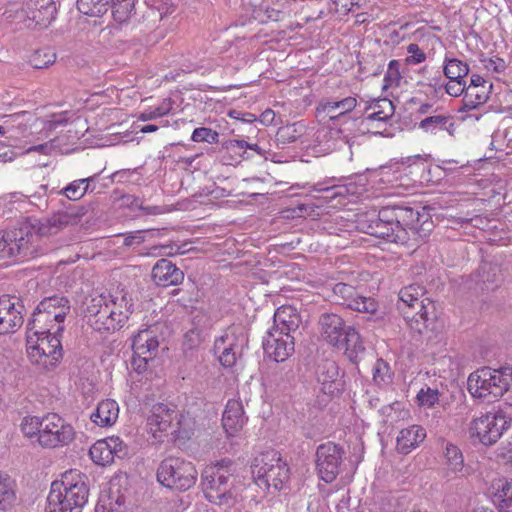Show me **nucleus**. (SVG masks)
<instances>
[{
	"instance_id": "nucleus-1",
	"label": "nucleus",
	"mask_w": 512,
	"mask_h": 512,
	"mask_svg": "<svg viewBox=\"0 0 512 512\" xmlns=\"http://www.w3.org/2000/svg\"><path fill=\"white\" fill-rule=\"evenodd\" d=\"M436 207L423 206L419 202L382 207L378 212L357 214L356 228L365 234L391 243L408 244L424 240L433 228V218H445Z\"/></svg>"
},
{
	"instance_id": "nucleus-2",
	"label": "nucleus",
	"mask_w": 512,
	"mask_h": 512,
	"mask_svg": "<svg viewBox=\"0 0 512 512\" xmlns=\"http://www.w3.org/2000/svg\"><path fill=\"white\" fill-rule=\"evenodd\" d=\"M69 223L67 214H57L45 222L25 220L17 227L0 231V259L24 261L36 256L34 243L40 237L54 235Z\"/></svg>"
},
{
	"instance_id": "nucleus-3",
	"label": "nucleus",
	"mask_w": 512,
	"mask_h": 512,
	"mask_svg": "<svg viewBox=\"0 0 512 512\" xmlns=\"http://www.w3.org/2000/svg\"><path fill=\"white\" fill-rule=\"evenodd\" d=\"M425 289L419 284L403 287L398 293L397 310L403 316L407 325L418 333L423 330H436L439 313L436 301L423 298Z\"/></svg>"
},
{
	"instance_id": "nucleus-4",
	"label": "nucleus",
	"mask_w": 512,
	"mask_h": 512,
	"mask_svg": "<svg viewBox=\"0 0 512 512\" xmlns=\"http://www.w3.org/2000/svg\"><path fill=\"white\" fill-rule=\"evenodd\" d=\"M251 473L255 484L267 493L280 492L289 487L290 466L278 451H266L255 458Z\"/></svg>"
},
{
	"instance_id": "nucleus-5",
	"label": "nucleus",
	"mask_w": 512,
	"mask_h": 512,
	"mask_svg": "<svg viewBox=\"0 0 512 512\" xmlns=\"http://www.w3.org/2000/svg\"><path fill=\"white\" fill-rule=\"evenodd\" d=\"M511 383L512 367H482L469 375L467 388L472 397L491 402L502 397L509 390Z\"/></svg>"
},
{
	"instance_id": "nucleus-6",
	"label": "nucleus",
	"mask_w": 512,
	"mask_h": 512,
	"mask_svg": "<svg viewBox=\"0 0 512 512\" xmlns=\"http://www.w3.org/2000/svg\"><path fill=\"white\" fill-rule=\"evenodd\" d=\"M3 15L20 28L43 30L56 19L57 8L54 0H24L21 8L7 9Z\"/></svg>"
},
{
	"instance_id": "nucleus-7",
	"label": "nucleus",
	"mask_w": 512,
	"mask_h": 512,
	"mask_svg": "<svg viewBox=\"0 0 512 512\" xmlns=\"http://www.w3.org/2000/svg\"><path fill=\"white\" fill-rule=\"evenodd\" d=\"M70 309V301L65 296L45 297L33 310L26 329L34 330L37 335L54 331L58 324L63 325Z\"/></svg>"
},
{
	"instance_id": "nucleus-8",
	"label": "nucleus",
	"mask_w": 512,
	"mask_h": 512,
	"mask_svg": "<svg viewBox=\"0 0 512 512\" xmlns=\"http://www.w3.org/2000/svg\"><path fill=\"white\" fill-rule=\"evenodd\" d=\"M64 325H57L54 331L38 335L35 338V345L27 350L28 358L33 365L44 371H53L63 359V347L61 338L64 332Z\"/></svg>"
},
{
	"instance_id": "nucleus-9",
	"label": "nucleus",
	"mask_w": 512,
	"mask_h": 512,
	"mask_svg": "<svg viewBox=\"0 0 512 512\" xmlns=\"http://www.w3.org/2000/svg\"><path fill=\"white\" fill-rule=\"evenodd\" d=\"M195 465L183 458L167 457L157 468V481L165 488L184 492L192 488L197 481Z\"/></svg>"
},
{
	"instance_id": "nucleus-10",
	"label": "nucleus",
	"mask_w": 512,
	"mask_h": 512,
	"mask_svg": "<svg viewBox=\"0 0 512 512\" xmlns=\"http://www.w3.org/2000/svg\"><path fill=\"white\" fill-rule=\"evenodd\" d=\"M235 478L218 469L205 468L201 474V486L205 498L216 505L231 506L235 502Z\"/></svg>"
},
{
	"instance_id": "nucleus-11",
	"label": "nucleus",
	"mask_w": 512,
	"mask_h": 512,
	"mask_svg": "<svg viewBox=\"0 0 512 512\" xmlns=\"http://www.w3.org/2000/svg\"><path fill=\"white\" fill-rule=\"evenodd\" d=\"M39 445L43 448L66 446L75 438L73 426L56 413L43 416Z\"/></svg>"
},
{
	"instance_id": "nucleus-12",
	"label": "nucleus",
	"mask_w": 512,
	"mask_h": 512,
	"mask_svg": "<svg viewBox=\"0 0 512 512\" xmlns=\"http://www.w3.org/2000/svg\"><path fill=\"white\" fill-rule=\"evenodd\" d=\"M508 421L502 412H488L475 418L470 425V436L486 446L493 445L506 430Z\"/></svg>"
},
{
	"instance_id": "nucleus-13",
	"label": "nucleus",
	"mask_w": 512,
	"mask_h": 512,
	"mask_svg": "<svg viewBox=\"0 0 512 512\" xmlns=\"http://www.w3.org/2000/svg\"><path fill=\"white\" fill-rule=\"evenodd\" d=\"M343 455V448L334 442H326L317 447L315 454L316 471L322 481L331 483L337 478L340 473Z\"/></svg>"
},
{
	"instance_id": "nucleus-14",
	"label": "nucleus",
	"mask_w": 512,
	"mask_h": 512,
	"mask_svg": "<svg viewBox=\"0 0 512 512\" xmlns=\"http://www.w3.org/2000/svg\"><path fill=\"white\" fill-rule=\"evenodd\" d=\"M23 301L13 295L0 296V336L16 333L24 323Z\"/></svg>"
},
{
	"instance_id": "nucleus-15",
	"label": "nucleus",
	"mask_w": 512,
	"mask_h": 512,
	"mask_svg": "<svg viewBox=\"0 0 512 512\" xmlns=\"http://www.w3.org/2000/svg\"><path fill=\"white\" fill-rule=\"evenodd\" d=\"M332 291L336 298V303L351 310L375 314L379 308L374 298L362 296L350 284L339 282L333 286Z\"/></svg>"
},
{
	"instance_id": "nucleus-16",
	"label": "nucleus",
	"mask_w": 512,
	"mask_h": 512,
	"mask_svg": "<svg viewBox=\"0 0 512 512\" xmlns=\"http://www.w3.org/2000/svg\"><path fill=\"white\" fill-rule=\"evenodd\" d=\"M87 476L78 470H70L62 475L58 483H63L62 491L66 495V500H70L72 509L82 512L84 506L88 502L89 486Z\"/></svg>"
},
{
	"instance_id": "nucleus-17",
	"label": "nucleus",
	"mask_w": 512,
	"mask_h": 512,
	"mask_svg": "<svg viewBox=\"0 0 512 512\" xmlns=\"http://www.w3.org/2000/svg\"><path fill=\"white\" fill-rule=\"evenodd\" d=\"M262 346L268 357L275 362H285L295 351V337L288 332L268 329Z\"/></svg>"
},
{
	"instance_id": "nucleus-18",
	"label": "nucleus",
	"mask_w": 512,
	"mask_h": 512,
	"mask_svg": "<svg viewBox=\"0 0 512 512\" xmlns=\"http://www.w3.org/2000/svg\"><path fill=\"white\" fill-rule=\"evenodd\" d=\"M316 376L324 394L334 397L344 392V372H340V368L334 360H322L317 366Z\"/></svg>"
},
{
	"instance_id": "nucleus-19",
	"label": "nucleus",
	"mask_w": 512,
	"mask_h": 512,
	"mask_svg": "<svg viewBox=\"0 0 512 512\" xmlns=\"http://www.w3.org/2000/svg\"><path fill=\"white\" fill-rule=\"evenodd\" d=\"M492 86V83H489L483 77L473 75L470 79V84L467 86L466 94H464L461 104L457 107V111L465 112L476 109L486 103Z\"/></svg>"
},
{
	"instance_id": "nucleus-20",
	"label": "nucleus",
	"mask_w": 512,
	"mask_h": 512,
	"mask_svg": "<svg viewBox=\"0 0 512 512\" xmlns=\"http://www.w3.org/2000/svg\"><path fill=\"white\" fill-rule=\"evenodd\" d=\"M472 281L476 293L494 291L502 282L501 268L498 264L483 262L472 275Z\"/></svg>"
},
{
	"instance_id": "nucleus-21",
	"label": "nucleus",
	"mask_w": 512,
	"mask_h": 512,
	"mask_svg": "<svg viewBox=\"0 0 512 512\" xmlns=\"http://www.w3.org/2000/svg\"><path fill=\"white\" fill-rule=\"evenodd\" d=\"M318 323L322 337L334 347L336 344L341 343L342 338L348 329L344 320L335 313H322L319 317Z\"/></svg>"
},
{
	"instance_id": "nucleus-22",
	"label": "nucleus",
	"mask_w": 512,
	"mask_h": 512,
	"mask_svg": "<svg viewBox=\"0 0 512 512\" xmlns=\"http://www.w3.org/2000/svg\"><path fill=\"white\" fill-rule=\"evenodd\" d=\"M152 279L158 286L178 285L184 280V273L172 261L161 258L152 268Z\"/></svg>"
},
{
	"instance_id": "nucleus-23",
	"label": "nucleus",
	"mask_w": 512,
	"mask_h": 512,
	"mask_svg": "<svg viewBox=\"0 0 512 512\" xmlns=\"http://www.w3.org/2000/svg\"><path fill=\"white\" fill-rule=\"evenodd\" d=\"M178 411L169 408L164 403L153 405L151 414L148 416V425L151 430L167 432L170 428L178 427Z\"/></svg>"
},
{
	"instance_id": "nucleus-24",
	"label": "nucleus",
	"mask_w": 512,
	"mask_h": 512,
	"mask_svg": "<svg viewBox=\"0 0 512 512\" xmlns=\"http://www.w3.org/2000/svg\"><path fill=\"white\" fill-rule=\"evenodd\" d=\"M247 421L244 413L243 404L240 400H228L222 415V425L226 433L230 436L239 432Z\"/></svg>"
},
{
	"instance_id": "nucleus-25",
	"label": "nucleus",
	"mask_w": 512,
	"mask_h": 512,
	"mask_svg": "<svg viewBox=\"0 0 512 512\" xmlns=\"http://www.w3.org/2000/svg\"><path fill=\"white\" fill-rule=\"evenodd\" d=\"M300 323L301 317L297 309L291 305H283L276 309L270 330L294 334L298 331Z\"/></svg>"
},
{
	"instance_id": "nucleus-26",
	"label": "nucleus",
	"mask_w": 512,
	"mask_h": 512,
	"mask_svg": "<svg viewBox=\"0 0 512 512\" xmlns=\"http://www.w3.org/2000/svg\"><path fill=\"white\" fill-rule=\"evenodd\" d=\"M471 411L465 392L458 386L454 387L450 394V417L453 418L455 427H462Z\"/></svg>"
},
{
	"instance_id": "nucleus-27",
	"label": "nucleus",
	"mask_w": 512,
	"mask_h": 512,
	"mask_svg": "<svg viewBox=\"0 0 512 512\" xmlns=\"http://www.w3.org/2000/svg\"><path fill=\"white\" fill-rule=\"evenodd\" d=\"M335 347L344 349L346 356L354 364H357L365 353V346L359 332L349 325L341 343L336 344Z\"/></svg>"
},
{
	"instance_id": "nucleus-28",
	"label": "nucleus",
	"mask_w": 512,
	"mask_h": 512,
	"mask_svg": "<svg viewBox=\"0 0 512 512\" xmlns=\"http://www.w3.org/2000/svg\"><path fill=\"white\" fill-rule=\"evenodd\" d=\"M425 437V429L419 425H412L402 429L396 439L397 451L401 454H409Z\"/></svg>"
},
{
	"instance_id": "nucleus-29",
	"label": "nucleus",
	"mask_w": 512,
	"mask_h": 512,
	"mask_svg": "<svg viewBox=\"0 0 512 512\" xmlns=\"http://www.w3.org/2000/svg\"><path fill=\"white\" fill-rule=\"evenodd\" d=\"M118 415V403L113 399H106L98 403L90 419L98 426L109 427L117 421Z\"/></svg>"
},
{
	"instance_id": "nucleus-30",
	"label": "nucleus",
	"mask_w": 512,
	"mask_h": 512,
	"mask_svg": "<svg viewBox=\"0 0 512 512\" xmlns=\"http://www.w3.org/2000/svg\"><path fill=\"white\" fill-rule=\"evenodd\" d=\"M223 344L229 348L233 354L241 356L244 348L248 345V337L241 328H233L217 338L214 342V347L223 348Z\"/></svg>"
},
{
	"instance_id": "nucleus-31",
	"label": "nucleus",
	"mask_w": 512,
	"mask_h": 512,
	"mask_svg": "<svg viewBox=\"0 0 512 512\" xmlns=\"http://www.w3.org/2000/svg\"><path fill=\"white\" fill-rule=\"evenodd\" d=\"M63 483L53 481L47 497L46 512H80V510L72 509L70 500H66V495L61 490Z\"/></svg>"
},
{
	"instance_id": "nucleus-32",
	"label": "nucleus",
	"mask_w": 512,
	"mask_h": 512,
	"mask_svg": "<svg viewBox=\"0 0 512 512\" xmlns=\"http://www.w3.org/2000/svg\"><path fill=\"white\" fill-rule=\"evenodd\" d=\"M221 147L228 154L223 155V163L227 165L239 164L242 160L248 159L250 156L247 152L249 143L245 140L229 139L221 143Z\"/></svg>"
},
{
	"instance_id": "nucleus-33",
	"label": "nucleus",
	"mask_w": 512,
	"mask_h": 512,
	"mask_svg": "<svg viewBox=\"0 0 512 512\" xmlns=\"http://www.w3.org/2000/svg\"><path fill=\"white\" fill-rule=\"evenodd\" d=\"M113 315H116L115 302L108 300L102 309L88 322L95 331H115L116 324L112 321Z\"/></svg>"
},
{
	"instance_id": "nucleus-34",
	"label": "nucleus",
	"mask_w": 512,
	"mask_h": 512,
	"mask_svg": "<svg viewBox=\"0 0 512 512\" xmlns=\"http://www.w3.org/2000/svg\"><path fill=\"white\" fill-rule=\"evenodd\" d=\"M159 341L149 330L139 331L132 339V350L138 354L157 353Z\"/></svg>"
},
{
	"instance_id": "nucleus-35",
	"label": "nucleus",
	"mask_w": 512,
	"mask_h": 512,
	"mask_svg": "<svg viewBox=\"0 0 512 512\" xmlns=\"http://www.w3.org/2000/svg\"><path fill=\"white\" fill-rule=\"evenodd\" d=\"M493 487L500 512H512V480L498 479Z\"/></svg>"
},
{
	"instance_id": "nucleus-36",
	"label": "nucleus",
	"mask_w": 512,
	"mask_h": 512,
	"mask_svg": "<svg viewBox=\"0 0 512 512\" xmlns=\"http://www.w3.org/2000/svg\"><path fill=\"white\" fill-rule=\"evenodd\" d=\"M113 19L119 24L127 23L135 14L138 0H109Z\"/></svg>"
},
{
	"instance_id": "nucleus-37",
	"label": "nucleus",
	"mask_w": 512,
	"mask_h": 512,
	"mask_svg": "<svg viewBox=\"0 0 512 512\" xmlns=\"http://www.w3.org/2000/svg\"><path fill=\"white\" fill-rule=\"evenodd\" d=\"M89 455L95 464L102 466L111 464L115 457L112 450L109 448L106 438L96 441L90 447Z\"/></svg>"
},
{
	"instance_id": "nucleus-38",
	"label": "nucleus",
	"mask_w": 512,
	"mask_h": 512,
	"mask_svg": "<svg viewBox=\"0 0 512 512\" xmlns=\"http://www.w3.org/2000/svg\"><path fill=\"white\" fill-rule=\"evenodd\" d=\"M373 383L379 388H385L389 386L393 381V372L389 363L382 358H378L373 365L372 369Z\"/></svg>"
},
{
	"instance_id": "nucleus-39",
	"label": "nucleus",
	"mask_w": 512,
	"mask_h": 512,
	"mask_svg": "<svg viewBox=\"0 0 512 512\" xmlns=\"http://www.w3.org/2000/svg\"><path fill=\"white\" fill-rule=\"evenodd\" d=\"M109 8L111 9L109 0H77V9L79 12L91 17H100L104 15Z\"/></svg>"
},
{
	"instance_id": "nucleus-40",
	"label": "nucleus",
	"mask_w": 512,
	"mask_h": 512,
	"mask_svg": "<svg viewBox=\"0 0 512 512\" xmlns=\"http://www.w3.org/2000/svg\"><path fill=\"white\" fill-rule=\"evenodd\" d=\"M15 499L14 481L8 475L0 473V510H7Z\"/></svg>"
},
{
	"instance_id": "nucleus-41",
	"label": "nucleus",
	"mask_w": 512,
	"mask_h": 512,
	"mask_svg": "<svg viewBox=\"0 0 512 512\" xmlns=\"http://www.w3.org/2000/svg\"><path fill=\"white\" fill-rule=\"evenodd\" d=\"M56 61V53L51 47H44L34 51L30 58L29 63L35 69H43L52 65Z\"/></svg>"
},
{
	"instance_id": "nucleus-42",
	"label": "nucleus",
	"mask_w": 512,
	"mask_h": 512,
	"mask_svg": "<svg viewBox=\"0 0 512 512\" xmlns=\"http://www.w3.org/2000/svg\"><path fill=\"white\" fill-rule=\"evenodd\" d=\"M375 110L380 115H383L387 119L391 120L395 113V107L393 102L388 98H379L374 99L371 102H366L363 115H365L368 111Z\"/></svg>"
},
{
	"instance_id": "nucleus-43",
	"label": "nucleus",
	"mask_w": 512,
	"mask_h": 512,
	"mask_svg": "<svg viewBox=\"0 0 512 512\" xmlns=\"http://www.w3.org/2000/svg\"><path fill=\"white\" fill-rule=\"evenodd\" d=\"M94 192V187H82L81 179L74 180L64 187L59 194L65 195L71 201L80 200L87 193Z\"/></svg>"
},
{
	"instance_id": "nucleus-44",
	"label": "nucleus",
	"mask_w": 512,
	"mask_h": 512,
	"mask_svg": "<svg viewBox=\"0 0 512 512\" xmlns=\"http://www.w3.org/2000/svg\"><path fill=\"white\" fill-rule=\"evenodd\" d=\"M42 422L43 417L38 416H26L23 418L21 423V431L23 434L29 438L37 437V441L39 442V435L41 434L40 430H42Z\"/></svg>"
},
{
	"instance_id": "nucleus-45",
	"label": "nucleus",
	"mask_w": 512,
	"mask_h": 512,
	"mask_svg": "<svg viewBox=\"0 0 512 512\" xmlns=\"http://www.w3.org/2000/svg\"><path fill=\"white\" fill-rule=\"evenodd\" d=\"M401 78L400 62L398 60H391L384 76L383 89L399 86Z\"/></svg>"
},
{
	"instance_id": "nucleus-46",
	"label": "nucleus",
	"mask_w": 512,
	"mask_h": 512,
	"mask_svg": "<svg viewBox=\"0 0 512 512\" xmlns=\"http://www.w3.org/2000/svg\"><path fill=\"white\" fill-rule=\"evenodd\" d=\"M191 140L193 142H206L216 144L219 142V133L208 127H198L194 129Z\"/></svg>"
},
{
	"instance_id": "nucleus-47",
	"label": "nucleus",
	"mask_w": 512,
	"mask_h": 512,
	"mask_svg": "<svg viewBox=\"0 0 512 512\" xmlns=\"http://www.w3.org/2000/svg\"><path fill=\"white\" fill-rule=\"evenodd\" d=\"M334 107L338 110L337 115L334 117H340L341 120L345 119L348 113L352 112L357 107V99L352 96L345 97L343 99H331Z\"/></svg>"
},
{
	"instance_id": "nucleus-48",
	"label": "nucleus",
	"mask_w": 512,
	"mask_h": 512,
	"mask_svg": "<svg viewBox=\"0 0 512 512\" xmlns=\"http://www.w3.org/2000/svg\"><path fill=\"white\" fill-rule=\"evenodd\" d=\"M203 341V333L189 328L183 336V351L187 353L188 351L195 350L201 345Z\"/></svg>"
},
{
	"instance_id": "nucleus-49",
	"label": "nucleus",
	"mask_w": 512,
	"mask_h": 512,
	"mask_svg": "<svg viewBox=\"0 0 512 512\" xmlns=\"http://www.w3.org/2000/svg\"><path fill=\"white\" fill-rule=\"evenodd\" d=\"M314 190L318 192H324L326 194L324 198L329 202H332L337 198H345L346 195L349 193V189L346 186L334 185L331 187H324L320 183L314 186Z\"/></svg>"
},
{
	"instance_id": "nucleus-50",
	"label": "nucleus",
	"mask_w": 512,
	"mask_h": 512,
	"mask_svg": "<svg viewBox=\"0 0 512 512\" xmlns=\"http://www.w3.org/2000/svg\"><path fill=\"white\" fill-rule=\"evenodd\" d=\"M172 109V103L170 99H165L164 102L155 108H150L138 117L141 121H149L167 115Z\"/></svg>"
},
{
	"instance_id": "nucleus-51",
	"label": "nucleus",
	"mask_w": 512,
	"mask_h": 512,
	"mask_svg": "<svg viewBox=\"0 0 512 512\" xmlns=\"http://www.w3.org/2000/svg\"><path fill=\"white\" fill-rule=\"evenodd\" d=\"M450 473H454L455 477H462L464 473V460L461 451L450 444Z\"/></svg>"
},
{
	"instance_id": "nucleus-52",
	"label": "nucleus",
	"mask_w": 512,
	"mask_h": 512,
	"mask_svg": "<svg viewBox=\"0 0 512 512\" xmlns=\"http://www.w3.org/2000/svg\"><path fill=\"white\" fill-rule=\"evenodd\" d=\"M189 286L192 288V291L189 293V295H187L189 290H185L184 288H177L172 292L173 296L181 295L179 298H177V302L185 308H193V306L190 304L197 301L198 299V290L194 287V284L190 283Z\"/></svg>"
},
{
	"instance_id": "nucleus-53",
	"label": "nucleus",
	"mask_w": 512,
	"mask_h": 512,
	"mask_svg": "<svg viewBox=\"0 0 512 512\" xmlns=\"http://www.w3.org/2000/svg\"><path fill=\"white\" fill-rule=\"evenodd\" d=\"M296 130V124L282 126L276 133V141L278 144L285 145L287 143L295 142L299 138Z\"/></svg>"
},
{
	"instance_id": "nucleus-54",
	"label": "nucleus",
	"mask_w": 512,
	"mask_h": 512,
	"mask_svg": "<svg viewBox=\"0 0 512 512\" xmlns=\"http://www.w3.org/2000/svg\"><path fill=\"white\" fill-rule=\"evenodd\" d=\"M448 117L444 115L429 116L423 119L419 126L425 131L434 132L436 129H446Z\"/></svg>"
},
{
	"instance_id": "nucleus-55",
	"label": "nucleus",
	"mask_w": 512,
	"mask_h": 512,
	"mask_svg": "<svg viewBox=\"0 0 512 512\" xmlns=\"http://www.w3.org/2000/svg\"><path fill=\"white\" fill-rule=\"evenodd\" d=\"M191 309L192 316L190 329L203 333L205 328L208 326L209 316L203 309H196L194 307Z\"/></svg>"
},
{
	"instance_id": "nucleus-56",
	"label": "nucleus",
	"mask_w": 512,
	"mask_h": 512,
	"mask_svg": "<svg viewBox=\"0 0 512 512\" xmlns=\"http://www.w3.org/2000/svg\"><path fill=\"white\" fill-rule=\"evenodd\" d=\"M157 353L154 354H138V352H133V356L131 359V367L134 371L141 374L148 369L149 361L153 360Z\"/></svg>"
},
{
	"instance_id": "nucleus-57",
	"label": "nucleus",
	"mask_w": 512,
	"mask_h": 512,
	"mask_svg": "<svg viewBox=\"0 0 512 512\" xmlns=\"http://www.w3.org/2000/svg\"><path fill=\"white\" fill-rule=\"evenodd\" d=\"M214 353L218 354V359L220 364L225 368L233 367L236 364V361L241 356L238 354H233L229 348H227L223 344V348H215L213 347Z\"/></svg>"
},
{
	"instance_id": "nucleus-58",
	"label": "nucleus",
	"mask_w": 512,
	"mask_h": 512,
	"mask_svg": "<svg viewBox=\"0 0 512 512\" xmlns=\"http://www.w3.org/2000/svg\"><path fill=\"white\" fill-rule=\"evenodd\" d=\"M207 468L213 470L218 469L219 472H223L224 474L236 479L237 464L230 458H223L219 461H216L212 465L207 466Z\"/></svg>"
},
{
	"instance_id": "nucleus-59",
	"label": "nucleus",
	"mask_w": 512,
	"mask_h": 512,
	"mask_svg": "<svg viewBox=\"0 0 512 512\" xmlns=\"http://www.w3.org/2000/svg\"><path fill=\"white\" fill-rule=\"evenodd\" d=\"M468 73L469 67L467 63L450 58V76L454 77L456 80H464Z\"/></svg>"
},
{
	"instance_id": "nucleus-60",
	"label": "nucleus",
	"mask_w": 512,
	"mask_h": 512,
	"mask_svg": "<svg viewBox=\"0 0 512 512\" xmlns=\"http://www.w3.org/2000/svg\"><path fill=\"white\" fill-rule=\"evenodd\" d=\"M107 301L108 298L104 295L93 297L90 300L86 307V317H88V322L90 321V318H93L97 313H99Z\"/></svg>"
},
{
	"instance_id": "nucleus-61",
	"label": "nucleus",
	"mask_w": 512,
	"mask_h": 512,
	"mask_svg": "<svg viewBox=\"0 0 512 512\" xmlns=\"http://www.w3.org/2000/svg\"><path fill=\"white\" fill-rule=\"evenodd\" d=\"M106 440L109 444V448L112 450L115 456L123 458L124 456L127 455V446L120 437H107Z\"/></svg>"
},
{
	"instance_id": "nucleus-62",
	"label": "nucleus",
	"mask_w": 512,
	"mask_h": 512,
	"mask_svg": "<svg viewBox=\"0 0 512 512\" xmlns=\"http://www.w3.org/2000/svg\"><path fill=\"white\" fill-rule=\"evenodd\" d=\"M419 405L431 407L438 400V391L427 388L426 391L421 389L417 394Z\"/></svg>"
},
{
	"instance_id": "nucleus-63",
	"label": "nucleus",
	"mask_w": 512,
	"mask_h": 512,
	"mask_svg": "<svg viewBox=\"0 0 512 512\" xmlns=\"http://www.w3.org/2000/svg\"><path fill=\"white\" fill-rule=\"evenodd\" d=\"M482 63L487 70L496 73H503L507 69L505 60L499 57L485 58Z\"/></svg>"
},
{
	"instance_id": "nucleus-64",
	"label": "nucleus",
	"mask_w": 512,
	"mask_h": 512,
	"mask_svg": "<svg viewBox=\"0 0 512 512\" xmlns=\"http://www.w3.org/2000/svg\"><path fill=\"white\" fill-rule=\"evenodd\" d=\"M317 111L319 113H326L329 119L333 122L341 120L340 117H334L337 115L338 110L334 107L331 99H322L317 106Z\"/></svg>"
}]
</instances>
